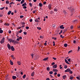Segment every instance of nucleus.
<instances>
[{"label": "nucleus", "instance_id": "f257e3e1", "mask_svg": "<svg viewBox=\"0 0 80 80\" xmlns=\"http://www.w3.org/2000/svg\"><path fill=\"white\" fill-rule=\"evenodd\" d=\"M4 42H5V38H3L0 42V43H1V44H2L4 43Z\"/></svg>", "mask_w": 80, "mask_h": 80}, {"label": "nucleus", "instance_id": "f03ea898", "mask_svg": "<svg viewBox=\"0 0 80 80\" xmlns=\"http://www.w3.org/2000/svg\"><path fill=\"white\" fill-rule=\"evenodd\" d=\"M8 48L9 50H10L11 49V46L10 45V44L9 43L7 44Z\"/></svg>", "mask_w": 80, "mask_h": 80}, {"label": "nucleus", "instance_id": "7ed1b4c3", "mask_svg": "<svg viewBox=\"0 0 80 80\" xmlns=\"http://www.w3.org/2000/svg\"><path fill=\"white\" fill-rule=\"evenodd\" d=\"M70 71V69L69 68H68L65 71V72H68Z\"/></svg>", "mask_w": 80, "mask_h": 80}, {"label": "nucleus", "instance_id": "20e7f679", "mask_svg": "<svg viewBox=\"0 0 80 80\" xmlns=\"http://www.w3.org/2000/svg\"><path fill=\"white\" fill-rule=\"evenodd\" d=\"M11 49L12 51H15V48H13V46H12L11 48Z\"/></svg>", "mask_w": 80, "mask_h": 80}, {"label": "nucleus", "instance_id": "39448f33", "mask_svg": "<svg viewBox=\"0 0 80 80\" xmlns=\"http://www.w3.org/2000/svg\"><path fill=\"white\" fill-rule=\"evenodd\" d=\"M57 67V65L55 64L53 66V68H56Z\"/></svg>", "mask_w": 80, "mask_h": 80}, {"label": "nucleus", "instance_id": "423d86ee", "mask_svg": "<svg viewBox=\"0 0 80 80\" xmlns=\"http://www.w3.org/2000/svg\"><path fill=\"white\" fill-rule=\"evenodd\" d=\"M60 28L61 29H64L65 27H63V25H62L60 27Z\"/></svg>", "mask_w": 80, "mask_h": 80}, {"label": "nucleus", "instance_id": "0eeeda50", "mask_svg": "<svg viewBox=\"0 0 80 80\" xmlns=\"http://www.w3.org/2000/svg\"><path fill=\"white\" fill-rule=\"evenodd\" d=\"M53 72H58V70L57 69H53L52 70Z\"/></svg>", "mask_w": 80, "mask_h": 80}, {"label": "nucleus", "instance_id": "6e6552de", "mask_svg": "<svg viewBox=\"0 0 80 80\" xmlns=\"http://www.w3.org/2000/svg\"><path fill=\"white\" fill-rule=\"evenodd\" d=\"M65 62H66V63H67V64H69V65H70V63H69V62H68V61H67V59H65Z\"/></svg>", "mask_w": 80, "mask_h": 80}, {"label": "nucleus", "instance_id": "1a4fd4ad", "mask_svg": "<svg viewBox=\"0 0 80 80\" xmlns=\"http://www.w3.org/2000/svg\"><path fill=\"white\" fill-rule=\"evenodd\" d=\"M62 78L64 80H65L66 78H67V76L66 75H64L62 76Z\"/></svg>", "mask_w": 80, "mask_h": 80}, {"label": "nucleus", "instance_id": "9d476101", "mask_svg": "<svg viewBox=\"0 0 80 80\" xmlns=\"http://www.w3.org/2000/svg\"><path fill=\"white\" fill-rule=\"evenodd\" d=\"M12 78L13 80H15L17 78V77L15 76H13L12 77Z\"/></svg>", "mask_w": 80, "mask_h": 80}, {"label": "nucleus", "instance_id": "9b49d317", "mask_svg": "<svg viewBox=\"0 0 80 80\" xmlns=\"http://www.w3.org/2000/svg\"><path fill=\"white\" fill-rule=\"evenodd\" d=\"M14 44H17V43H18V42L17 41H14V42H13Z\"/></svg>", "mask_w": 80, "mask_h": 80}, {"label": "nucleus", "instance_id": "f8f14e48", "mask_svg": "<svg viewBox=\"0 0 80 80\" xmlns=\"http://www.w3.org/2000/svg\"><path fill=\"white\" fill-rule=\"evenodd\" d=\"M22 7H24V6H27V3L26 2H24L23 4H22Z\"/></svg>", "mask_w": 80, "mask_h": 80}, {"label": "nucleus", "instance_id": "ddd939ff", "mask_svg": "<svg viewBox=\"0 0 80 80\" xmlns=\"http://www.w3.org/2000/svg\"><path fill=\"white\" fill-rule=\"evenodd\" d=\"M4 25H6V26H9V25H10V24L9 23H6L4 24Z\"/></svg>", "mask_w": 80, "mask_h": 80}, {"label": "nucleus", "instance_id": "4468645a", "mask_svg": "<svg viewBox=\"0 0 80 80\" xmlns=\"http://www.w3.org/2000/svg\"><path fill=\"white\" fill-rule=\"evenodd\" d=\"M48 57L45 58L43 59V60H44V61H47V60L48 59Z\"/></svg>", "mask_w": 80, "mask_h": 80}, {"label": "nucleus", "instance_id": "2eb2a0df", "mask_svg": "<svg viewBox=\"0 0 80 80\" xmlns=\"http://www.w3.org/2000/svg\"><path fill=\"white\" fill-rule=\"evenodd\" d=\"M69 10H71V11H73V10H74V9L72 8V7H71L69 9Z\"/></svg>", "mask_w": 80, "mask_h": 80}, {"label": "nucleus", "instance_id": "dca6fc26", "mask_svg": "<svg viewBox=\"0 0 80 80\" xmlns=\"http://www.w3.org/2000/svg\"><path fill=\"white\" fill-rule=\"evenodd\" d=\"M12 13V11H9L8 13V15H10V14Z\"/></svg>", "mask_w": 80, "mask_h": 80}, {"label": "nucleus", "instance_id": "f3484780", "mask_svg": "<svg viewBox=\"0 0 80 80\" xmlns=\"http://www.w3.org/2000/svg\"><path fill=\"white\" fill-rule=\"evenodd\" d=\"M10 63L11 65H13V62L11 60H10Z\"/></svg>", "mask_w": 80, "mask_h": 80}, {"label": "nucleus", "instance_id": "a211bd4d", "mask_svg": "<svg viewBox=\"0 0 80 80\" xmlns=\"http://www.w3.org/2000/svg\"><path fill=\"white\" fill-rule=\"evenodd\" d=\"M42 3H40L39 4V7H42Z\"/></svg>", "mask_w": 80, "mask_h": 80}, {"label": "nucleus", "instance_id": "6ab92c4d", "mask_svg": "<svg viewBox=\"0 0 80 80\" xmlns=\"http://www.w3.org/2000/svg\"><path fill=\"white\" fill-rule=\"evenodd\" d=\"M24 2H25V1L24 0H22L21 2V4H23Z\"/></svg>", "mask_w": 80, "mask_h": 80}, {"label": "nucleus", "instance_id": "aec40b11", "mask_svg": "<svg viewBox=\"0 0 80 80\" xmlns=\"http://www.w3.org/2000/svg\"><path fill=\"white\" fill-rule=\"evenodd\" d=\"M51 4L49 5V6H48V8L50 10L51 9Z\"/></svg>", "mask_w": 80, "mask_h": 80}, {"label": "nucleus", "instance_id": "412c9836", "mask_svg": "<svg viewBox=\"0 0 80 80\" xmlns=\"http://www.w3.org/2000/svg\"><path fill=\"white\" fill-rule=\"evenodd\" d=\"M11 57L12 58V59L13 60H15V57H14V56H13V55H11Z\"/></svg>", "mask_w": 80, "mask_h": 80}, {"label": "nucleus", "instance_id": "4be33fe9", "mask_svg": "<svg viewBox=\"0 0 80 80\" xmlns=\"http://www.w3.org/2000/svg\"><path fill=\"white\" fill-rule=\"evenodd\" d=\"M64 47H67V46H68V44H67V43H65L64 45Z\"/></svg>", "mask_w": 80, "mask_h": 80}, {"label": "nucleus", "instance_id": "5701e85b", "mask_svg": "<svg viewBox=\"0 0 80 80\" xmlns=\"http://www.w3.org/2000/svg\"><path fill=\"white\" fill-rule=\"evenodd\" d=\"M35 21L36 22H37L38 23V22H39V21H38V19H36H36H35Z\"/></svg>", "mask_w": 80, "mask_h": 80}, {"label": "nucleus", "instance_id": "b1692460", "mask_svg": "<svg viewBox=\"0 0 80 80\" xmlns=\"http://www.w3.org/2000/svg\"><path fill=\"white\" fill-rule=\"evenodd\" d=\"M20 23L21 25H25V23L23 22H21Z\"/></svg>", "mask_w": 80, "mask_h": 80}, {"label": "nucleus", "instance_id": "393cba45", "mask_svg": "<svg viewBox=\"0 0 80 80\" xmlns=\"http://www.w3.org/2000/svg\"><path fill=\"white\" fill-rule=\"evenodd\" d=\"M17 63H18V65H21V63H20V61H18Z\"/></svg>", "mask_w": 80, "mask_h": 80}, {"label": "nucleus", "instance_id": "a878e982", "mask_svg": "<svg viewBox=\"0 0 80 80\" xmlns=\"http://www.w3.org/2000/svg\"><path fill=\"white\" fill-rule=\"evenodd\" d=\"M34 72H32L31 74V76H32V77H33V76H34Z\"/></svg>", "mask_w": 80, "mask_h": 80}, {"label": "nucleus", "instance_id": "bb28decb", "mask_svg": "<svg viewBox=\"0 0 80 80\" xmlns=\"http://www.w3.org/2000/svg\"><path fill=\"white\" fill-rule=\"evenodd\" d=\"M10 2H9V1H6V3L7 4H8Z\"/></svg>", "mask_w": 80, "mask_h": 80}, {"label": "nucleus", "instance_id": "cd10ccee", "mask_svg": "<svg viewBox=\"0 0 80 80\" xmlns=\"http://www.w3.org/2000/svg\"><path fill=\"white\" fill-rule=\"evenodd\" d=\"M49 74H53V71H50L49 72Z\"/></svg>", "mask_w": 80, "mask_h": 80}, {"label": "nucleus", "instance_id": "c85d7f7f", "mask_svg": "<svg viewBox=\"0 0 80 80\" xmlns=\"http://www.w3.org/2000/svg\"><path fill=\"white\" fill-rule=\"evenodd\" d=\"M52 39H54V40H57V38L52 37Z\"/></svg>", "mask_w": 80, "mask_h": 80}, {"label": "nucleus", "instance_id": "c756f323", "mask_svg": "<svg viewBox=\"0 0 80 80\" xmlns=\"http://www.w3.org/2000/svg\"><path fill=\"white\" fill-rule=\"evenodd\" d=\"M25 77H26V75L24 74L23 76L22 77V78H25Z\"/></svg>", "mask_w": 80, "mask_h": 80}, {"label": "nucleus", "instance_id": "7c9ffc66", "mask_svg": "<svg viewBox=\"0 0 80 80\" xmlns=\"http://www.w3.org/2000/svg\"><path fill=\"white\" fill-rule=\"evenodd\" d=\"M47 70H48V71H49V70H50V68L47 67Z\"/></svg>", "mask_w": 80, "mask_h": 80}, {"label": "nucleus", "instance_id": "2f4dec72", "mask_svg": "<svg viewBox=\"0 0 80 80\" xmlns=\"http://www.w3.org/2000/svg\"><path fill=\"white\" fill-rule=\"evenodd\" d=\"M80 47L78 46V51H80Z\"/></svg>", "mask_w": 80, "mask_h": 80}, {"label": "nucleus", "instance_id": "473e14b6", "mask_svg": "<svg viewBox=\"0 0 80 80\" xmlns=\"http://www.w3.org/2000/svg\"><path fill=\"white\" fill-rule=\"evenodd\" d=\"M69 72V73H70V74H72V73H73V72L72 71L70 70V71Z\"/></svg>", "mask_w": 80, "mask_h": 80}, {"label": "nucleus", "instance_id": "72a5a7b5", "mask_svg": "<svg viewBox=\"0 0 80 80\" xmlns=\"http://www.w3.org/2000/svg\"><path fill=\"white\" fill-rule=\"evenodd\" d=\"M29 5H30V7H32V6H33V5L31 4V3H29Z\"/></svg>", "mask_w": 80, "mask_h": 80}, {"label": "nucleus", "instance_id": "f704fd0d", "mask_svg": "<svg viewBox=\"0 0 80 80\" xmlns=\"http://www.w3.org/2000/svg\"><path fill=\"white\" fill-rule=\"evenodd\" d=\"M12 39H10L9 40V42H10V43L12 42Z\"/></svg>", "mask_w": 80, "mask_h": 80}, {"label": "nucleus", "instance_id": "c9c22d12", "mask_svg": "<svg viewBox=\"0 0 80 80\" xmlns=\"http://www.w3.org/2000/svg\"><path fill=\"white\" fill-rule=\"evenodd\" d=\"M76 78H77V79H78V80H80V77H76Z\"/></svg>", "mask_w": 80, "mask_h": 80}, {"label": "nucleus", "instance_id": "e433bc0d", "mask_svg": "<svg viewBox=\"0 0 80 80\" xmlns=\"http://www.w3.org/2000/svg\"><path fill=\"white\" fill-rule=\"evenodd\" d=\"M53 46H55V41L53 42Z\"/></svg>", "mask_w": 80, "mask_h": 80}, {"label": "nucleus", "instance_id": "4c0bfd02", "mask_svg": "<svg viewBox=\"0 0 80 80\" xmlns=\"http://www.w3.org/2000/svg\"><path fill=\"white\" fill-rule=\"evenodd\" d=\"M3 33V30H0V33Z\"/></svg>", "mask_w": 80, "mask_h": 80}, {"label": "nucleus", "instance_id": "58836bf2", "mask_svg": "<svg viewBox=\"0 0 80 80\" xmlns=\"http://www.w3.org/2000/svg\"><path fill=\"white\" fill-rule=\"evenodd\" d=\"M53 11H51L50 12V14H53Z\"/></svg>", "mask_w": 80, "mask_h": 80}, {"label": "nucleus", "instance_id": "ea45409f", "mask_svg": "<svg viewBox=\"0 0 80 80\" xmlns=\"http://www.w3.org/2000/svg\"><path fill=\"white\" fill-rule=\"evenodd\" d=\"M73 77H71L70 78V79L71 80H72V79H73Z\"/></svg>", "mask_w": 80, "mask_h": 80}, {"label": "nucleus", "instance_id": "a19ab883", "mask_svg": "<svg viewBox=\"0 0 80 80\" xmlns=\"http://www.w3.org/2000/svg\"><path fill=\"white\" fill-rule=\"evenodd\" d=\"M63 13H65V14H66V13H67V12L65 11L64 10L63 11Z\"/></svg>", "mask_w": 80, "mask_h": 80}, {"label": "nucleus", "instance_id": "79ce46f5", "mask_svg": "<svg viewBox=\"0 0 80 80\" xmlns=\"http://www.w3.org/2000/svg\"><path fill=\"white\" fill-rule=\"evenodd\" d=\"M43 5H45V4H46V3H47V2L44 1L43 2Z\"/></svg>", "mask_w": 80, "mask_h": 80}, {"label": "nucleus", "instance_id": "37998d69", "mask_svg": "<svg viewBox=\"0 0 80 80\" xmlns=\"http://www.w3.org/2000/svg\"><path fill=\"white\" fill-rule=\"evenodd\" d=\"M37 28L38 29V30H41V28L40 27H38Z\"/></svg>", "mask_w": 80, "mask_h": 80}, {"label": "nucleus", "instance_id": "c03bdc74", "mask_svg": "<svg viewBox=\"0 0 80 80\" xmlns=\"http://www.w3.org/2000/svg\"><path fill=\"white\" fill-rule=\"evenodd\" d=\"M23 8L26 9V8H27V7L25 6H24L23 7Z\"/></svg>", "mask_w": 80, "mask_h": 80}, {"label": "nucleus", "instance_id": "a18cd8bd", "mask_svg": "<svg viewBox=\"0 0 80 80\" xmlns=\"http://www.w3.org/2000/svg\"><path fill=\"white\" fill-rule=\"evenodd\" d=\"M4 8H5V7H3V8H1L0 9L1 10H3V9H4Z\"/></svg>", "mask_w": 80, "mask_h": 80}, {"label": "nucleus", "instance_id": "49530a36", "mask_svg": "<svg viewBox=\"0 0 80 80\" xmlns=\"http://www.w3.org/2000/svg\"><path fill=\"white\" fill-rule=\"evenodd\" d=\"M32 20H32V19H30L29 20V22H32Z\"/></svg>", "mask_w": 80, "mask_h": 80}, {"label": "nucleus", "instance_id": "de8ad7c7", "mask_svg": "<svg viewBox=\"0 0 80 80\" xmlns=\"http://www.w3.org/2000/svg\"><path fill=\"white\" fill-rule=\"evenodd\" d=\"M52 58H53V59L54 60H57V58H54V57H53Z\"/></svg>", "mask_w": 80, "mask_h": 80}, {"label": "nucleus", "instance_id": "09e8293b", "mask_svg": "<svg viewBox=\"0 0 80 80\" xmlns=\"http://www.w3.org/2000/svg\"><path fill=\"white\" fill-rule=\"evenodd\" d=\"M16 33H16V36H18V34H19V33H18V32H16Z\"/></svg>", "mask_w": 80, "mask_h": 80}, {"label": "nucleus", "instance_id": "8fccbe9b", "mask_svg": "<svg viewBox=\"0 0 80 80\" xmlns=\"http://www.w3.org/2000/svg\"><path fill=\"white\" fill-rule=\"evenodd\" d=\"M54 11H55V12H57V9H56V8H55L54 9Z\"/></svg>", "mask_w": 80, "mask_h": 80}, {"label": "nucleus", "instance_id": "3c124183", "mask_svg": "<svg viewBox=\"0 0 80 80\" xmlns=\"http://www.w3.org/2000/svg\"><path fill=\"white\" fill-rule=\"evenodd\" d=\"M31 56L32 57V58H33V54H31Z\"/></svg>", "mask_w": 80, "mask_h": 80}, {"label": "nucleus", "instance_id": "603ef678", "mask_svg": "<svg viewBox=\"0 0 80 80\" xmlns=\"http://www.w3.org/2000/svg\"><path fill=\"white\" fill-rule=\"evenodd\" d=\"M70 28H71V29H73V26L72 25L70 27Z\"/></svg>", "mask_w": 80, "mask_h": 80}, {"label": "nucleus", "instance_id": "864d4df0", "mask_svg": "<svg viewBox=\"0 0 80 80\" xmlns=\"http://www.w3.org/2000/svg\"><path fill=\"white\" fill-rule=\"evenodd\" d=\"M55 62H52V64L51 65H55Z\"/></svg>", "mask_w": 80, "mask_h": 80}, {"label": "nucleus", "instance_id": "5fc2aeb1", "mask_svg": "<svg viewBox=\"0 0 80 80\" xmlns=\"http://www.w3.org/2000/svg\"><path fill=\"white\" fill-rule=\"evenodd\" d=\"M58 77H60V74L59 73L58 74Z\"/></svg>", "mask_w": 80, "mask_h": 80}, {"label": "nucleus", "instance_id": "6e6d98bb", "mask_svg": "<svg viewBox=\"0 0 80 80\" xmlns=\"http://www.w3.org/2000/svg\"><path fill=\"white\" fill-rule=\"evenodd\" d=\"M76 42H77L76 41H75V40L73 41V43H76Z\"/></svg>", "mask_w": 80, "mask_h": 80}, {"label": "nucleus", "instance_id": "4d7b16f0", "mask_svg": "<svg viewBox=\"0 0 80 80\" xmlns=\"http://www.w3.org/2000/svg\"><path fill=\"white\" fill-rule=\"evenodd\" d=\"M60 37H61V38H63L64 37H62V35H60Z\"/></svg>", "mask_w": 80, "mask_h": 80}, {"label": "nucleus", "instance_id": "13d9d810", "mask_svg": "<svg viewBox=\"0 0 80 80\" xmlns=\"http://www.w3.org/2000/svg\"><path fill=\"white\" fill-rule=\"evenodd\" d=\"M8 33H12V31H11L10 30H9L8 31Z\"/></svg>", "mask_w": 80, "mask_h": 80}, {"label": "nucleus", "instance_id": "bf43d9fd", "mask_svg": "<svg viewBox=\"0 0 80 80\" xmlns=\"http://www.w3.org/2000/svg\"><path fill=\"white\" fill-rule=\"evenodd\" d=\"M67 28L66 29H65V30L64 31V32H67Z\"/></svg>", "mask_w": 80, "mask_h": 80}, {"label": "nucleus", "instance_id": "052dcab7", "mask_svg": "<svg viewBox=\"0 0 80 80\" xmlns=\"http://www.w3.org/2000/svg\"><path fill=\"white\" fill-rule=\"evenodd\" d=\"M23 34H24V35H27V32H24Z\"/></svg>", "mask_w": 80, "mask_h": 80}, {"label": "nucleus", "instance_id": "680f3d73", "mask_svg": "<svg viewBox=\"0 0 80 80\" xmlns=\"http://www.w3.org/2000/svg\"><path fill=\"white\" fill-rule=\"evenodd\" d=\"M64 68H67V65H66L64 66Z\"/></svg>", "mask_w": 80, "mask_h": 80}, {"label": "nucleus", "instance_id": "e2e57ef3", "mask_svg": "<svg viewBox=\"0 0 80 80\" xmlns=\"http://www.w3.org/2000/svg\"><path fill=\"white\" fill-rule=\"evenodd\" d=\"M23 16H20V18H23Z\"/></svg>", "mask_w": 80, "mask_h": 80}, {"label": "nucleus", "instance_id": "0e129e2a", "mask_svg": "<svg viewBox=\"0 0 80 80\" xmlns=\"http://www.w3.org/2000/svg\"><path fill=\"white\" fill-rule=\"evenodd\" d=\"M26 29H28L29 28V27H26Z\"/></svg>", "mask_w": 80, "mask_h": 80}, {"label": "nucleus", "instance_id": "69168bd1", "mask_svg": "<svg viewBox=\"0 0 80 80\" xmlns=\"http://www.w3.org/2000/svg\"><path fill=\"white\" fill-rule=\"evenodd\" d=\"M68 62H70V58H69L68 59Z\"/></svg>", "mask_w": 80, "mask_h": 80}, {"label": "nucleus", "instance_id": "338daca9", "mask_svg": "<svg viewBox=\"0 0 80 80\" xmlns=\"http://www.w3.org/2000/svg\"><path fill=\"white\" fill-rule=\"evenodd\" d=\"M17 41H20V38H17Z\"/></svg>", "mask_w": 80, "mask_h": 80}, {"label": "nucleus", "instance_id": "774afa93", "mask_svg": "<svg viewBox=\"0 0 80 80\" xmlns=\"http://www.w3.org/2000/svg\"><path fill=\"white\" fill-rule=\"evenodd\" d=\"M46 80H50V78H47Z\"/></svg>", "mask_w": 80, "mask_h": 80}]
</instances>
